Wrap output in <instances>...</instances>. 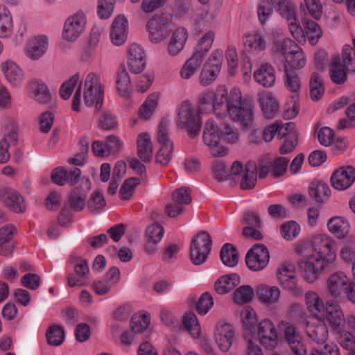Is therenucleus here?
Listing matches in <instances>:
<instances>
[{
  "instance_id": "36",
  "label": "nucleus",
  "mask_w": 355,
  "mask_h": 355,
  "mask_svg": "<svg viewBox=\"0 0 355 355\" xmlns=\"http://www.w3.org/2000/svg\"><path fill=\"white\" fill-rule=\"evenodd\" d=\"M1 69L8 82L14 87L22 85L24 75L22 69L14 62L7 60L1 64Z\"/></svg>"
},
{
  "instance_id": "49",
  "label": "nucleus",
  "mask_w": 355,
  "mask_h": 355,
  "mask_svg": "<svg viewBox=\"0 0 355 355\" xmlns=\"http://www.w3.org/2000/svg\"><path fill=\"white\" fill-rule=\"evenodd\" d=\"M32 96L36 101L46 103L51 99V94L47 85L42 80H33L31 83Z\"/></svg>"
},
{
  "instance_id": "45",
  "label": "nucleus",
  "mask_w": 355,
  "mask_h": 355,
  "mask_svg": "<svg viewBox=\"0 0 355 355\" xmlns=\"http://www.w3.org/2000/svg\"><path fill=\"white\" fill-rule=\"evenodd\" d=\"M244 46L249 53L257 55L266 48V42L259 33L248 34L244 40Z\"/></svg>"
},
{
  "instance_id": "50",
  "label": "nucleus",
  "mask_w": 355,
  "mask_h": 355,
  "mask_svg": "<svg viewBox=\"0 0 355 355\" xmlns=\"http://www.w3.org/2000/svg\"><path fill=\"white\" fill-rule=\"evenodd\" d=\"M121 327L119 326L114 327L112 329V336L117 344L123 348H130L137 342L136 337L132 331L128 330H122L119 334Z\"/></svg>"
},
{
  "instance_id": "9",
  "label": "nucleus",
  "mask_w": 355,
  "mask_h": 355,
  "mask_svg": "<svg viewBox=\"0 0 355 355\" xmlns=\"http://www.w3.org/2000/svg\"><path fill=\"white\" fill-rule=\"evenodd\" d=\"M83 98L87 107H94L96 111L101 110L104 99V86L99 74L90 72L85 79Z\"/></svg>"
},
{
  "instance_id": "47",
  "label": "nucleus",
  "mask_w": 355,
  "mask_h": 355,
  "mask_svg": "<svg viewBox=\"0 0 355 355\" xmlns=\"http://www.w3.org/2000/svg\"><path fill=\"white\" fill-rule=\"evenodd\" d=\"M116 87L119 94L128 98L131 95V81L128 72L125 67L120 68L116 80Z\"/></svg>"
},
{
  "instance_id": "42",
  "label": "nucleus",
  "mask_w": 355,
  "mask_h": 355,
  "mask_svg": "<svg viewBox=\"0 0 355 355\" xmlns=\"http://www.w3.org/2000/svg\"><path fill=\"white\" fill-rule=\"evenodd\" d=\"M17 232L12 225H7L0 229V254L5 257L11 255L14 245L11 242L14 234Z\"/></svg>"
},
{
  "instance_id": "54",
  "label": "nucleus",
  "mask_w": 355,
  "mask_h": 355,
  "mask_svg": "<svg viewBox=\"0 0 355 355\" xmlns=\"http://www.w3.org/2000/svg\"><path fill=\"white\" fill-rule=\"evenodd\" d=\"M157 94H152L148 96L139 110V116L144 120L148 119L153 114L158 101Z\"/></svg>"
},
{
  "instance_id": "1",
  "label": "nucleus",
  "mask_w": 355,
  "mask_h": 355,
  "mask_svg": "<svg viewBox=\"0 0 355 355\" xmlns=\"http://www.w3.org/2000/svg\"><path fill=\"white\" fill-rule=\"evenodd\" d=\"M295 252L303 257L299 266L305 280L320 279L337 259V243L326 233H317L296 243Z\"/></svg>"
},
{
  "instance_id": "31",
  "label": "nucleus",
  "mask_w": 355,
  "mask_h": 355,
  "mask_svg": "<svg viewBox=\"0 0 355 355\" xmlns=\"http://www.w3.org/2000/svg\"><path fill=\"white\" fill-rule=\"evenodd\" d=\"M128 33V21L122 15H119L114 20L111 30L110 39L116 46H121L127 40Z\"/></svg>"
},
{
  "instance_id": "20",
  "label": "nucleus",
  "mask_w": 355,
  "mask_h": 355,
  "mask_svg": "<svg viewBox=\"0 0 355 355\" xmlns=\"http://www.w3.org/2000/svg\"><path fill=\"white\" fill-rule=\"evenodd\" d=\"M86 17L83 12H78L66 20L62 37L69 42L76 40L84 32L86 26Z\"/></svg>"
},
{
  "instance_id": "13",
  "label": "nucleus",
  "mask_w": 355,
  "mask_h": 355,
  "mask_svg": "<svg viewBox=\"0 0 355 355\" xmlns=\"http://www.w3.org/2000/svg\"><path fill=\"white\" fill-rule=\"evenodd\" d=\"M213 338L219 350L227 352L234 341L235 327L230 322L219 320L214 326Z\"/></svg>"
},
{
  "instance_id": "40",
  "label": "nucleus",
  "mask_w": 355,
  "mask_h": 355,
  "mask_svg": "<svg viewBox=\"0 0 355 355\" xmlns=\"http://www.w3.org/2000/svg\"><path fill=\"white\" fill-rule=\"evenodd\" d=\"M169 123L162 120L159 126L158 141L160 147L157 155H171L173 150V144L168 137Z\"/></svg>"
},
{
  "instance_id": "32",
  "label": "nucleus",
  "mask_w": 355,
  "mask_h": 355,
  "mask_svg": "<svg viewBox=\"0 0 355 355\" xmlns=\"http://www.w3.org/2000/svg\"><path fill=\"white\" fill-rule=\"evenodd\" d=\"M304 303L306 312L309 318L321 317V313L326 308L322 298L313 291H309L305 293Z\"/></svg>"
},
{
  "instance_id": "24",
  "label": "nucleus",
  "mask_w": 355,
  "mask_h": 355,
  "mask_svg": "<svg viewBox=\"0 0 355 355\" xmlns=\"http://www.w3.org/2000/svg\"><path fill=\"white\" fill-rule=\"evenodd\" d=\"M355 181V168L343 166L336 170L331 175V186L338 191L348 189Z\"/></svg>"
},
{
  "instance_id": "26",
  "label": "nucleus",
  "mask_w": 355,
  "mask_h": 355,
  "mask_svg": "<svg viewBox=\"0 0 355 355\" xmlns=\"http://www.w3.org/2000/svg\"><path fill=\"white\" fill-rule=\"evenodd\" d=\"M257 297L260 302L267 306H272L279 303L282 293L277 286L260 284L256 288Z\"/></svg>"
},
{
  "instance_id": "8",
  "label": "nucleus",
  "mask_w": 355,
  "mask_h": 355,
  "mask_svg": "<svg viewBox=\"0 0 355 355\" xmlns=\"http://www.w3.org/2000/svg\"><path fill=\"white\" fill-rule=\"evenodd\" d=\"M214 36L212 31H208L199 40L195 47L193 55L184 63L180 70V75L182 78H190L197 71L202 63V58L211 47Z\"/></svg>"
},
{
  "instance_id": "62",
  "label": "nucleus",
  "mask_w": 355,
  "mask_h": 355,
  "mask_svg": "<svg viewBox=\"0 0 355 355\" xmlns=\"http://www.w3.org/2000/svg\"><path fill=\"white\" fill-rule=\"evenodd\" d=\"M335 333L338 336V342L343 348L347 351L355 347L354 336L346 331L345 327H341L339 330L335 331Z\"/></svg>"
},
{
  "instance_id": "39",
  "label": "nucleus",
  "mask_w": 355,
  "mask_h": 355,
  "mask_svg": "<svg viewBox=\"0 0 355 355\" xmlns=\"http://www.w3.org/2000/svg\"><path fill=\"white\" fill-rule=\"evenodd\" d=\"M80 175V171L78 168L67 171L62 167H58L52 171L51 179L58 185H64L66 182L74 184L78 182Z\"/></svg>"
},
{
  "instance_id": "2",
  "label": "nucleus",
  "mask_w": 355,
  "mask_h": 355,
  "mask_svg": "<svg viewBox=\"0 0 355 355\" xmlns=\"http://www.w3.org/2000/svg\"><path fill=\"white\" fill-rule=\"evenodd\" d=\"M200 110L211 108L218 119H223L227 114L244 127L250 126L253 120V112L250 105L242 100L239 87L232 88L228 94L225 86L218 87L216 92L209 91L202 93L198 101Z\"/></svg>"
},
{
  "instance_id": "27",
  "label": "nucleus",
  "mask_w": 355,
  "mask_h": 355,
  "mask_svg": "<svg viewBox=\"0 0 355 355\" xmlns=\"http://www.w3.org/2000/svg\"><path fill=\"white\" fill-rule=\"evenodd\" d=\"M279 284L285 289L293 291L297 288L298 278L295 267L292 264L284 263L277 271Z\"/></svg>"
},
{
  "instance_id": "15",
  "label": "nucleus",
  "mask_w": 355,
  "mask_h": 355,
  "mask_svg": "<svg viewBox=\"0 0 355 355\" xmlns=\"http://www.w3.org/2000/svg\"><path fill=\"white\" fill-rule=\"evenodd\" d=\"M275 8L282 17L288 22V16L284 15L282 12L293 11L294 8L288 0H261L257 9L259 20L261 24H264L272 14Z\"/></svg>"
},
{
  "instance_id": "21",
  "label": "nucleus",
  "mask_w": 355,
  "mask_h": 355,
  "mask_svg": "<svg viewBox=\"0 0 355 355\" xmlns=\"http://www.w3.org/2000/svg\"><path fill=\"white\" fill-rule=\"evenodd\" d=\"M240 318L244 327V338L247 344H255L254 340H257L255 326L257 323L255 310L250 306H244L241 311Z\"/></svg>"
},
{
  "instance_id": "12",
  "label": "nucleus",
  "mask_w": 355,
  "mask_h": 355,
  "mask_svg": "<svg viewBox=\"0 0 355 355\" xmlns=\"http://www.w3.org/2000/svg\"><path fill=\"white\" fill-rule=\"evenodd\" d=\"M211 248V240L208 233L203 232L197 234L190 245V257L195 265L205 262Z\"/></svg>"
},
{
  "instance_id": "19",
  "label": "nucleus",
  "mask_w": 355,
  "mask_h": 355,
  "mask_svg": "<svg viewBox=\"0 0 355 355\" xmlns=\"http://www.w3.org/2000/svg\"><path fill=\"white\" fill-rule=\"evenodd\" d=\"M269 260V251L262 244L254 245L249 250L245 257L248 268L253 271H259L265 268L268 266Z\"/></svg>"
},
{
  "instance_id": "14",
  "label": "nucleus",
  "mask_w": 355,
  "mask_h": 355,
  "mask_svg": "<svg viewBox=\"0 0 355 355\" xmlns=\"http://www.w3.org/2000/svg\"><path fill=\"white\" fill-rule=\"evenodd\" d=\"M257 340L254 343L263 345L267 349L272 350L279 344V335L274 323L269 319L260 321L256 331Z\"/></svg>"
},
{
  "instance_id": "46",
  "label": "nucleus",
  "mask_w": 355,
  "mask_h": 355,
  "mask_svg": "<svg viewBox=\"0 0 355 355\" xmlns=\"http://www.w3.org/2000/svg\"><path fill=\"white\" fill-rule=\"evenodd\" d=\"M240 283V277L235 273L224 275L215 283V290L220 295L225 294Z\"/></svg>"
},
{
  "instance_id": "3",
  "label": "nucleus",
  "mask_w": 355,
  "mask_h": 355,
  "mask_svg": "<svg viewBox=\"0 0 355 355\" xmlns=\"http://www.w3.org/2000/svg\"><path fill=\"white\" fill-rule=\"evenodd\" d=\"M212 173L218 181L232 179L241 180V187L249 189L254 187L257 179V166L255 162L250 161L245 166L240 161L232 163L231 168L227 166L221 159H216L212 164Z\"/></svg>"
},
{
  "instance_id": "22",
  "label": "nucleus",
  "mask_w": 355,
  "mask_h": 355,
  "mask_svg": "<svg viewBox=\"0 0 355 355\" xmlns=\"http://www.w3.org/2000/svg\"><path fill=\"white\" fill-rule=\"evenodd\" d=\"M119 269L113 267L107 272L103 278L94 281L92 287L96 295H105L119 283Z\"/></svg>"
},
{
  "instance_id": "4",
  "label": "nucleus",
  "mask_w": 355,
  "mask_h": 355,
  "mask_svg": "<svg viewBox=\"0 0 355 355\" xmlns=\"http://www.w3.org/2000/svg\"><path fill=\"white\" fill-rule=\"evenodd\" d=\"M221 139L234 144L239 140L238 132L229 124L220 123L218 125L212 119H209L207 121L203 131L205 144L211 148H216L218 154H222L226 153L227 149L220 144Z\"/></svg>"
},
{
  "instance_id": "33",
  "label": "nucleus",
  "mask_w": 355,
  "mask_h": 355,
  "mask_svg": "<svg viewBox=\"0 0 355 355\" xmlns=\"http://www.w3.org/2000/svg\"><path fill=\"white\" fill-rule=\"evenodd\" d=\"M308 193L311 199L318 204L327 202L331 197L329 185L321 180L311 181L308 187Z\"/></svg>"
},
{
  "instance_id": "38",
  "label": "nucleus",
  "mask_w": 355,
  "mask_h": 355,
  "mask_svg": "<svg viewBox=\"0 0 355 355\" xmlns=\"http://www.w3.org/2000/svg\"><path fill=\"white\" fill-rule=\"evenodd\" d=\"M328 230L338 239H344L350 230L349 221L342 216L331 217L327 222Z\"/></svg>"
},
{
  "instance_id": "59",
  "label": "nucleus",
  "mask_w": 355,
  "mask_h": 355,
  "mask_svg": "<svg viewBox=\"0 0 355 355\" xmlns=\"http://www.w3.org/2000/svg\"><path fill=\"white\" fill-rule=\"evenodd\" d=\"M254 295V289L249 285L241 286L234 292V301L237 304L249 302Z\"/></svg>"
},
{
  "instance_id": "25",
  "label": "nucleus",
  "mask_w": 355,
  "mask_h": 355,
  "mask_svg": "<svg viewBox=\"0 0 355 355\" xmlns=\"http://www.w3.org/2000/svg\"><path fill=\"white\" fill-rule=\"evenodd\" d=\"M191 201L189 191L184 187L175 190L172 193V202L166 207L170 217H175L184 211V206Z\"/></svg>"
},
{
  "instance_id": "16",
  "label": "nucleus",
  "mask_w": 355,
  "mask_h": 355,
  "mask_svg": "<svg viewBox=\"0 0 355 355\" xmlns=\"http://www.w3.org/2000/svg\"><path fill=\"white\" fill-rule=\"evenodd\" d=\"M279 327L292 352L295 355H306V348L297 328L286 321H282Z\"/></svg>"
},
{
  "instance_id": "29",
  "label": "nucleus",
  "mask_w": 355,
  "mask_h": 355,
  "mask_svg": "<svg viewBox=\"0 0 355 355\" xmlns=\"http://www.w3.org/2000/svg\"><path fill=\"white\" fill-rule=\"evenodd\" d=\"M288 160L285 157H278L270 162H262L260 164L259 176L264 178L271 175L279 178L284 174L288 168Z\"/></svg>"
},
{
  "instance_id": "55",
  "label": "nucleus",
  "mask_w": 355,
  "mask_h": 355,
  "mask_svg": "<svg viewBox=\"0 0 355 355\" xmlns=\"http://www.w3.org/2000/svg\"><path fill=\"white\" fill-rule=\"evenodd\" d=\"M46 339L51 345H60L64 340L63 328L56 324L51 326L46 331Z\"/></svg>"
},
{
  "instance_id": "48",
  "label": "nucleus",
  "mask_w": 355,
  "mask_h": 355,
  "mask_svg": "<svg viewBox=\"0 0 355 355\" xmlns=\"http://www.w3.org/2000/svg\"><path fill=\"white\" fill-rule=\"evenodd\" d=\"M12 29V18L10 10L5 6H0V37H10Z\"/></svg>"
},
{
  "instance_id": "23",
  "label": "nucleus",
  "mask_w": 355,
  "mask_h": 355,
  "mask_svg": "<svg viewBox=\"0 0 355 355\" xmlns=\"http://www.w3.org/2000/svg\"><path fill=\"white\" fill-rule=\"evenodd\" d=\"M351 279L343 272L337 271L331 274L327 280V288L330 295L338 297L347 293L351 285Z\"/></svg>"
},
{
  "instance_id": "17",
  "label": "nucleus",
  "mask_w": 355,
  "mask_h": 355,
  "mask_svg": "<svg viewBox=\"0 0 355 355\" xmlns=\"http://www.w3.org/2000/svg\"><path fill=\"white\" fill-rule=\"evenodd\" d=\"M223 58V51H213L201 71L200 81L202 85H209L216 79L221 69Z\"/></svg>"
},
{
  "instance_id": "34",
  "label": "nucleus",
  "mask_w": 355,
  "mask_h": 355,
  "mask_svg": "<svg viewBox=\"0 0 355 355\" xmlns=\"http://www.w3.org/2000/svg\"><path fill=\"white\" fill-rule=\"evenodd\" d=\"M183 329L193 340H199L202 336V327L196 314L191 311H186L182 317Z\"/></svg>"
},
{
  "instance_id": "58",
  "label": "nucleus",
  "mask_w": 355,
  "mask_h": 355,
  "mask_svg": "<svg viewBox=\"0 0 355 355\" xmlns=\"http://www.w3.org/2000/svg\"><path fill=\"white\" fill-rule=\"evenodd\" d=\"M214 304V298L209 293H204L199 297L196 309L200 315H205L213 307Z\"/></svg>"
},
{
  "instance_id": "53",
  "label": "nucleus",
  "mask_w": 355,
  "mask_h": 355,
  "mask_svg": "<svg viewBox=\"0 0 355 355\" xmlns=\"http://www.w3.org/2000/svg\"><path fill=\"white\" fill-rule=\"evenodd\" d=\"M310 96L312 100L320 99L324 92L323 80L322 76L316 72L311 74L310 79Z\"/></svg>"
},
{
  "instance_id": "41",
  "label": "nucleus",
  "mask_w": 355,
  "mask_h": 355,
  "mask_svg": "<svg viewBox=\"0 0 355 355\" xmlns=\"http://www.w3.org/2000/svg\"><path fill=\"white\" fill-rule=\"evenodd\" d=\"M254 78L257 83L264 87H270L275 85V70L269 64H263L254 72Z\"/></svg>"
},
{
  "instance_id": "6",
  "label": "nucleus",
  "mask_w": 355,
  "mask_h": 355,
  "mask_svg": "<svg viewBox=\"0 0 355 355\" xmlns=\"http://www.w3.org/2000/svg\"><path fill=\"white\" fill-rule=\"evenodd\" d=\"M354 46L345 44L343 47L342 58L334 57L331 60L330 77L335 84H343L347 78V72L355 73V39Z\"/></svg>"
},
{
  "instance_id": "30",
  "label": "nucleus",
  "mask_w": 355,
  "mask_h": 355,
  "mask_svg": "<svg viewBox=\"0 0 355 355\" xmlns=\"http://www.w3.org/2000/svg\"><path fill=\"white\" fill-rule=\"evenodd\" d=\"M0 200L10 209L17 213L25 211L26 205L21 195L13 189H3L0 191Z\"/></svg>"
},
{
  "instance_id": "43",
  "label": "nucleus",
  "mask_w": 355,
  "mask_h": 355,
  "mask_svg": "<svg viewBox=\"0 0 355 355\" xmlns=\"http://www.w3.org/2000/svg\"><path fill=\"white\" fill-rule=\"evenodd\" d=\"M151 317L148 312L139 311L132 316L130 321V328L135 334L144 333L150 326Z\"/></svg>"
},
{
  "instance_id": "10",
  "label": "nucleus",
  "mask_w": 355,
  "mask_h": 355,
  "mask_svg": "<svg viewBox=\"0 0 355 355\" xmlns=\"http://www.w3.org/2000/svg\"><path fill=\"white\" fill-rule=\"evenodd\" d=\"M177 123L178 126L187 130L191 137H195L202 127L198 108L189 102H184L180 107Z\"/></svg>"
},
{
  "instance_id": "57",
  "label": "nucleus",
  "mask_w": 355,
  "mask_h": 355,
  "mask_svg": "<svg viewBox=\"0 0 355 355\" xmlns=\"http://www.w3.org/2000/svg\"><path fill=\"white\" fill-rule=\"evenodd\" d=\"M301 231L300 225L293 220L284 223L281 226V234L282 237L287 240L291 241L297 236Z\"/></svg>"
},
{
  "instance_id": "28",
  "label": "nucleus",
  "mask_w": 355,
  "mask_h": 355,
  "mask_svg": "<svg viewBox=\"0 0 355 355\" xmlns=\"http://www.w3.org/2000/svg\"><path fill=\"white\" fill-rule=\"evenodd\" d=\"M325 319L334 331L345 327V318L340 305L334 301H329L325 308Z\"/></svg>"
},
{
  "instance_id": "64",
  "label": "nucleus",
  "mask_w": 355,
  "mask_h": 355,
  "mask_svg": "<svg viewBox=\"0 0 355 355\" xmlns=\"http://www.w3.org/2000/svg\"><path fill=\"white\" fill-rule=\"evenodd\" d=\"M160 319L165 326L173 331H175L180 327L178 318L170 310L162 309L160 312Z\"/></svg>"
},
{
  "instance_id": "52",
  "label": "nucleus",
  "mask_w": 355,
  "mask_h": 355,
  "mask_svg": "<svg viewBox=\"0 0 355 355\" xmlns=\"http://www.w3.org/2000/svg\"><path fill=\"white\" fill-rule=\"evenodd\" d=\"M220 259L226 266L234 267L239 262V254L236 249L231 244L224 245L220 250Z\"/></svg>"
},
{
  "instance_id": "35",
  "label": "nucleus",
  "mask_w": 355,
  "mask_h": 355,
  "mask_svg": "<svg viewBox=\"0 0 355 355\" xmlns=\"http://www.w3.org/2000/svg\"><path fill=\"white\" fill-rule=\"evenodd\" d=\"M188 31L184 27L177 28L173 33L168 44L167 51L171 56L178 55L184 48L188 40Z\"/></svg>"
},
{
  "instance_id": "37",
  "label": "nucleus",
  "mask_w": 355,
  "mask_h": 355,
  "mask_svg": "<svg viewBox=\"0 0 355 355\" xmlns=\"http://www.w3.org/2000/svg\"><path fill=\"white\" fill-rule=\"evenodd\" d=\"M48 37L39 35L30 40L26 47V55L33 60L40 58L47 51Z\"/></svg>"
},
{
  "instance_id": "51",
  "label": "nucleus",
  "mask_w": 355,
  "mask_h": 355,
  "mask_svg": "<svg viewBox=\"0 0 355 355\" xmlns=\"http://www.w3.org/2000/svg\"><path fill=\"white\" fill-rule=\"evenodd\" d=\"M285 64V85L293 93L292 98L298 96L301 88V80L296 71L289 69Z\"/></svg>"
},
{
  "instance_id": "7",
  "label": "nucleus",
  "mask_w": 355,
  "mask_h": 355,
  "mask_svg": "<svg viewBox=\"0 0 355 355\" xmlns=\"http://www.w3.org/2000/svg\"><path fill=\"white\" fill-rule=\"evenodd\" d=\"M275 59L279 58L281 62L290 68L300 69L306 64L304 53L300 46L290 38H286L275 43Z\"/></svg>"
},
{
  "instance_id": "44",
  "label": "nucleus",
  "mask_w": 355,
  "mask_h": 355,
  "mask_svg": "<svg viewBox=\"0 0 355 355\" xmlns=\"http://www.w3.org/2000/svg\"><path fill=\"white\" fill-rule=\"evenodd\" d=\"M259 102L264 116L267 119L273 118L278 110L279 105L272 94L268 92H260Z\"/></svg>"
},
{
  "instance_id": "11",
  "label": "nucleus",
  "mask_w": 355,
  "mask_h": 355,
  "mask_svg": "<svg viewBox=\"0 0 355 355\" xmlns=\"http://www.w3.org/2000/svg\"><path fill=\"white\" fill-rule=\"evenodd\" d=\"M171 17L165 13L155 15L146 24L150 42L157 44L164 40L170 33Z\"/></svg>"
},
{
  "instance_id": "5",
  "label": "nucleus",
  "mask_w": 355,
  "mask_h": 355,
  "mask_svg": "<svg viewBox=\"0 0 355 355\" xmlns=\"http://www.w3.org/2000/svg\"><path fill=\"white\" fill-rule=\"evenodd\" d=\"M284 15L290 16L288 17V26L291 35L299 43L304 42L306 38L312 44H316L318 40L322 35L320 26L313 20L304 18L302 19L303 27L301 26L297 17L296 10L288 12H282Z\"/></svg>"
},
{
  "instance_id": "60",
  "label": "nucleus",
  "mask_w": 355,
  "mask_h": 355,
  "mask_svg": "<svg viewBox=\"0 0 355 355\" xmlns=\"http://www.w3.org/2000/svg\"><path fill=\"white\" fill-rule=\"evenodd\" d=\"M146 235L147 240L153 244H157L164 235V229L161 225L153 223L146 227Z\"/></svg>"
},
{
  "instance_id": "63",
  "label": "nucleus",
  "mask_w": 355,
  "mask_h": 355,
  "mask_svg": "<svg viewBox=\"0 0 355 355\" xmlns=\"http://www.w3.org/2000/svg\"><path fill=\"white\" fill-rule=\"evenodd\" d=\"M105 204L103 196L99 191L94 192L87 202L88 208L94 213L101 211L104 209Z\"/></svg>"
},
{
  "instance_id": "61",
  "label": "nucleus",
  "mask_w": 355,
  "mask_h": 355,
  "mask_svg": "<svg viewBox=\"0 0 355 355\" xmlns=\"http://www.w3.org/2000/svg\"><path fill=\"white\" fill-rule=\"evenodd\" d=\"M80 80L79 73L73 75L69 80L63 83L60 88V96L64 99L67 100L70 98L74 87Z\"/></svg>"
},
{
  "instance_id": "18",
  "label": "nucleus",
  "mask_w": 355,
  "mask_h": 355,
  "mask_svg": "<svg viewBox=\"0 0 355 355\" xmlns=\"http://www.w3.org/2000/svg\"><path fill=\"white\" fill-rule=\"evenodd\" d=\"M302 327L307 336L313 341L318 343L327 341L329 331L323 318H309L304 320Z\"/></svg>"
},
{
  "instance_id": "56",
  "label": "nucleus",
  "mask_w": 355,
  "mask_h": 355,
  "mask_svg": "<svg viewBox=\"0 0 355 355\" xmlns=\"http://www.w3.org/2000/svg\"><path fill=\"white\" fill-rule=\"evenodd\" d=\"M18 141V133L16 130H10L0 140V155H10L9 148L15 146Z\"/></svg>"
}]
</instances>
